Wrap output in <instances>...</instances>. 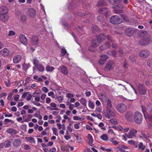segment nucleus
<instances>
[{
    "label": "nucleus",
    "mask_w": 152,
    "mask_h": 152,
    "mask_svg": "<svg viewBox=\"0 0 152 152\" xmlns=\"http://www.w3.org/2000/svg\"><path fill=\"white\" fill-rule=\"evenodd\" d=\"M19 95L18 94H16L15 96L14 97V100L15 101H18V99H19Z\"/></svg>",
    "instance_id": "60"
},
{
    "label": "nucleus",
    "mask_w": 152,
    "mask_h": 152,
    "mask_svg": "<svg viewBox=\"0 0 152 152\" xmlns=\"http://www.w3.org/2000/svg\"><path fill=\"white\" fill-rule=\"evenodd\" d=\"M110 121L111 123L115 125H117L118 124V122L115 119L113 118L111 119L110 120Z\"/></svg>",
    "instance_id": "46"
},
{
    "label": "nucleus",
    "mask_w": 152,
    "mask_h": 152,
    "mask_svg": "<svg viewBox=\"0 0 152 152\" xmlns=\"http://www.w3.org/2000/svg\"><path fill=\"white\" fill-rule=\"evenodd\" d=\"M151 42V39L149 37H146L142 39L140 41V44L144 45L150 43Z\"/></svg>",
    "instance_id": "7"
},
{
    "label": "nucleus",
    "mask_w": 152,
    "mask_h": 152,
    "mask_svg": "<svg viewBox=\"0 0 152 152\" xmlns=\"http://www.w3.org/2000/svg\"><path fill=\"white\" fill-rule=\"evenodd\" d=\"M106 4V3L104 0H100L97 3V5L98 7L104 6Z\"/></svg>",
    "instance_id": "26"
},
{
    "label": "nucleus",
    "mask_w": 152,
    "mask_h": 152,
    "mask_svg": "<svg viewBox=\"0 0 152 152\" xmlns=\"http://www.w3.org/2000/svg\"><path fill=\"white\" fill-rule=\"evenodd\" d=\"M108 12V9L106 8H100L99 10V12L100 13H104L106 14Z\"/></svg>",
    "instance_id": "24"
},
{
    "label": "nucleus",
    "mask_w": 152,
    "mask_h": 152,
    "mask_svg": "<svg viewBox=\"0 0 152 152\" xmlns=\"http://www.w3.org/2000/svg\"><path fill=\"white\" fill-rule=\"evenodd\" d=\"M100 57L102 58L99 60V63L101 65L104 64L106 61L109 58L108 56L105 55H100Z\"/></svg>",
    "instance_id": "11"
},
{
    "label": "nucleus",
    "mask_w": 152,
    "mask_h": 152,
    "mask_svg": "<svg viewBox=\"0 0 152 152\" xmlns=\"http://www.w3.org/2000/svg\"><path fill=\"white\" fill-rule=\"evenodd\" d=\"M6 148H8L11 145V142L10 141L7 140L4 142V144Z\"/></svg>",
    "instance_id": "34"
},
{
    "label": "nucleus",
    "mask_w": 152,
    "mask_h": 152,
    "mask_svg": "<svg viewBox=\"0 0 152 152\" xmlns=\"http://www.w3.org/2000/svg\"><path fill=\"white\" fill-rule=\"evenodd\" d=\"M137 131L134 129H130L129 131V134L131 135L133 137L136 136V134L137 132Z\"/></svg>",
    "instance_id": "23"
},
{
    "label": "nucleus",
    "mask_w": 152,
    "mask_h": 152,
    "mask_svg": "<svg viewBox=\"0 0 152 152\" xmlns=\"http://www.w3.org/2000/svg\"><path fill=\"white\" fill-rule=\"evenodd\" d=\"M146 119H148L151 123H152V116L151 115H148L147 116H146Z\"/></svg>",
    "instance_id": "51"
},
{
    "label": "nucleus",
    "mask_w": 152,
    "mask_h": 152,
    "mask_svg": "<svg viewBox=\"0 0 152 152\" xmlns=\"http://www.w3.org/2000/svg\"><path fill=\"white\" fill-rule=\"evenodd\" d=\"M80 102L84 106H86L87 101L84 98H82L80 99Z\"/></svg>",
    "instance_id": "36"
},
{
    "label": "nucleus",
    "mask_w": 152,
    "mask_h": 152,
    "mask_svg": "<svg viewBox=\"0 0 152 152\" xmlns=\"http://www.w3.org/2000/svg\"><path fill=\"white\" fill-rule=\"evenodd\" d=\"M118 52L120 54V56H122L124 54L123 51L121 49H119L118 50Z\"/></svg>",
    "instance_id": "61"
},
{
    "label": "nucleus",
    "mask_w": 152,
    "mask_h": 152,
    "mask_svg": "<svg viewBox=\"0 0 152 152\" xmlns=\"http://www.w3.org/2000/svg\"><path fill=\"white\" fill-rule=\"evenodd\" d=\"M54 69L53 66H47L46 67V69L48 72H52Z\"/></svg>",
    "instance_id": "37"
},
{
    "label": "nucleus",
    "mask_w": 152,
    "mask_h": 152,
    "mask_svg": "<svg viewBox=\"0 0 152 152\" xmlns=\"http://www.w3.org/2000/svg\"><path fill=\"white\" fill-rule=\"evenodd\" d=\"M115 137L111 138L109 139V141L110 142H112L113 145H116L118 144L119 142L116 140H115Z\"/></svg>",
    "instance_id": "28"
},
{
    "label": "nucleus",
    "mask_w": 152,
    "mask_h": 152,
    "mask_svg": "<svg viewBox=\"0 0 152 152\" xmlns=\"http://www.w3.org/2000/svg\"><path fill=\"white\" fill-rule=\"evenodd\" d=\"M52 129L53 132V134L56 136H58V134L57 131L56 129L55 128L53 127L52 128Z\"/></svg>",
    "instance_id": "52"
},
{
    "label": "nucleus",
    "mask_w": 152,
    "mask_h": 152,
    "mask_svg": "<svg viewBox=\"0 0 152 152\" xmlns=\"http://www.w3.org/2000/svg\"><path fill=\"white\" fill-rule=\"evenodd\" d=\"M32 103L35 105H36L37 106L39 107L41 105V104L38 102H36L34 101H33Z\"/></svg>",
    "instance_id": "59"
},
{
    "label": "nucleus",
    "mask_w": 152,
    "mask_h": 152,
    "mask_svg": "<svg viewBox=\"0 0 152 152\" xmlns=\"http://www.w3.org/2000/svg\"><path fill=\"white\" fill-rule=\"evenodd\" d=\"M57 125L58 126L59 129H62L63 130H65V125L64 124L61 125L60 124L58 123Z\"/></svg>",
    "instance_id": "43"
},
{
    "label": "nucleus",
    "mask_w": 152,
    "mask_h": 152,
    "mask_svg": "<svg viewBox=\"0 0 152 152\" xmlns=\"http://www.w3.org/2000/svg\"><path fill=\"white\" fill-rule=\"evenodd\" d=\"M88 103L89 107L92 109H94V103L92 102L91 100L89 101Z\"/></svg>",
    "instance_id": "35"
},
{
    "label": "nucleus",
    "mask_w": 152,
    "mask_h": 152,
    "mask_svg": "<svg viewBox=\"0 0 152 152\" xmlns=\"http://www.w3.org/2000/svg\"><path fill=\"white\" fill-rule=\"evenodd\" d=\"M137 88L140 94L144 95L146 93V89L143 84H138L137 86Z\"/></svg>",
    "instance_id": "6"
},
{
    "label": "nucleus",
    "mask_w": 152,
    "mask_h": 152,
    "mask_svg": "<svg viewBox=\"0 0 152 152\" xmlns=\"http://www.w3.org/2000/svg\"><path fill=\"white\" fill-rule=\"evenodd\" d=\"M110 3L112 4H115L117 0H108Z\"/></svg>",
    "instance_id": "57"
},
{
    "label": "nucleus",
    "mask_w": 152,
    "mask_h": 152,
    "mask_svg": "<svg viewBox=\"0 0 152 152\" xmlns=\"http://www.w3.org/2000/svg\"><path fill=\"white\" fill-rule=\"evenodd\" d=\"M101 138L103 140L106 141L108 139V137L106 134H104L101 137Z\"/></svg>",
    "instance_id": "38"
},
{
    "label": "nucleus",
    "mask_w": 152,
    "mask_h": 152,
    "mask_svg": "<svg viewBox=\"0 0 152 152\" xmlns=\"http://www.w3.org/2000/svg\"><path fill=\"white\" fill-rule=\"evenodd\" d=\"M94 48L91 45L89 46L88 48V50L91 52H93L94 51Z\"/></svg>",
    "instance_id": "53"
},
{
    "label": "nucleus",
    "mask_w": 152,
    "mask_h": 152,
    "mask_svg": "<svg viewBox=\"0 0 152 152\" xmlns=\"http://www.w3.org/2000/svg\"><path fill=\"white\" fill-rule=\"evenodd\" d=\"M117 111L120 113H124L127 109L126 106L124 104H119L115 107Z\"/></svg>",
    "instance_id": "3"
},
{
    "label": "nucleus",
    "mask_w": 152,
    "mask_h": 152,
    "mask_svg": "<svg viewBox=\"0 0 152 152\" xmlns=\"http://www.w3.org/2000/svg\"><path fill=\"white\" fill-rule=\"evenodd\" d=\"M57 100L60 102H62V100L63 99V96H60L56 97Z\"/></svg>",
    "instance_id": "44"
},
{
    "label": "nucleus",
    "mask_w": 152,
    "mask_h": 152,
    "mask_svg": "<svg viewBox=\"0 0 152 152\" xmlns=\"http://www.w3.org/2000/svg\"><path fill=\"white\" fill-rule=\"evenodd\" d=\"M13 94L12 92H10V93L8 94L7 99L8 100H10L12 97Z\"/></svg>",
    "instance_id": "55"
},
{
    "label": "nucleus",
    "mask_w": 152,
    "mask_h": 152,
    "mask_svg": "<svg viewBox=\"0 0 152 152\" xmlns=\"http://www.w3.org/2000/svg\"><path fill=\"white\" fill-rule=\"evenodd\" d=\"M138 147L140 149H141L142 150H145V147L143 145L142 142H140L138 145Z\"/></svg>",
    "instance_id": "41"
},
{
    "label": "nucleus",
    "mask_w": 152,
    "mask_h": 152,
    "mask_svg": "<svg viewBox=\"0 0 152 152\" xmlns=\"http://www.w3.org/2000/svg\"><path fill=\"white\" fill-rule=\"evenodd\" d=\"M110 44L109 42H107L104 43V45L99 47V49L101 51L105 50L107 49L110 47Z\"/></svg>",
    "instance_id": "15"
},
{
    "label": "nucleus",
    "mask_w": 152,
    "mask_h": 152,
    "mask_svg": "<svg viewBox=\"0 0 152 152\" xmlns=\"http://www.w3.org/2000/svg\"><path fill=\"white\" fill-rule=\"evenodd\" d=\"M31 43L33 45L37 47L39 45V40L38 37L35 35L32 36L31 39Z\"/></svg>",
    "instance_id": "5"
},
{
    "label": "nucleus",
    "mask_w": 152,
    "mask_h": 152,
    "mask_svg": "<svg viewBox=\"0 0 152 152\" xmlns=\"http://www.w3.org/2000/svg\"><path fill=\"white\" fill-rule=\"evenodd\" d=\"M9 54V51L7 48H4L0 51V55L3 57L8 56Z\"/></svg>",
    "instance_id": "14"
},
{
    "label": "nucleus",
    "mask_w": 152,
    "mask_h": 152,
    "mask_svg": "<svg viewBox=\"0 0 152 152\" xmlns=\"http://www.w3.org/2000/svg\"><path fill=\"white\" fill-rule=\"evenodd\" d=\"M42 91L45 93H47L48 91V89L45 87H44L42 88Z\"/></svg>",
    "instance_id": "64"
},
{
    "label": "nucleus",
    "mask_w": 152,
    "mask_h": 152,
    "mask_svg": "<svg viewBox=\"0 0 152 152\" xmlns=\"http://www.w3.org/2000/svg\"><path fill=\"white\" fill-rule=\"evenodd\" d=\"M20 19L23 22L25 21L26 19V17L25 15H22L20 17Z\"/></svg>",
    "instance_id": "49"
},
{
    "label": "nucleus",
    "mask_w": 152,
    "mask_h": 152,
    "mask_svg": "<svg viewBox=\"0 0 152 152\" xmlns=\"http://www.w3.org/2000/svg\"><path fill=\"white\" fill-rule=\"evenodd\" d=\"M150 54V52L147 50H143L141 51L139 53V56L140 57L143 58H146Z\"/></svg>",
    "instance_id": "9"
},
{
    "label": "nucleus",
    "mask_w": 152,
    "mask_h": 152,
    "mask_svg": "<svg viewBox=\"0 0 152 152\" xmlns=\"http://www.w3.org/2000/svg\"><path fill=\"white\" fill-rule=\"evenodd\" d=\"M142 114L139 112H136L134 115V120L137 124H140L142 122Z\"/></svg>",
    "instance_id": "1"
},
{
    "label": "nucleus",
    "mask_w": 152,
    "mask_h": 152,
    "mask_svg": "<svg viewBox=\"0 0 152 152\" xmlns=\"http://www.w3.org/2000/svg\"><path fill=\"white\" fill-rule=\"evenodd\" d=\"M88 136H89V137L88 138V139L89 140L88 143L89 144H92L93 142V138L91 136L90 134H88Z\"/></svg>",
    "instance_id": "47"
},
{
    "label": "nucleus",
    "mask_w": 152,
    "mask_h": 152,
    "mask_svg": "<svg viewBox=\"0 0 152 152\" xmlns=\"http://www.w3.org/2000/svg\"><path fill=\"white\" fill-rule=\"evenodd\" d=\"M66 53V50L65 48H62L61 50L60 56H63Z\"/></svg>",
    "instance_id": "42"
},
{
    "label": "nucleus",
    "mask_w": 152,
    "mask_h": 152,
    "mask_svg": "<svg viewBox=\"0 0 152 152\" xmlns=\"http://www.w3.org/2000/svg\"><path fill=\"white\" fill-rule=\"evenodd\" d=\"M106 38L105 35L103 33H101L99 35L96 36L97 39L101 42V41L104 40Z\"/></svg>",
    "instance_id": "19"
},
{
    "label": "nucleus",
    "mask_w": 152,
    "mask_h": 152,
    "mask_svg": "<svg viewBox=\"0 0 152 152\" xmlns=\"http://www.w3.org/2000/svg\"><path fill=\"white\" fill-rule=\"evenodd\" d=\"M104 125V124L102 122H100L98 125L101 128V129L104 130H105V128L103 127Z\"/></svg>",
    "instance_id": "50"
},
{
    "label": "nucleus",
    "mask_w": 152,
    "mask_h": 152,
    "mask_svg": "<svg viewBox=\"0 0 152 152\" xmlns=\"http://www.w3.org/2000/svg\"><path fill=\"white\" fill-rule=\"evenodd\" d=\"M106 109L107 114L105 115L106 117L108 118H110L112 116H114L115 115V113L113 111H112L110 108L107 107Z\"/></svg>",
    "instance_id": "8"
},
{
    "label": "nucleus",
    "mask_w": 152,
    "mask_h": 152,
    "mask_svg": "<svg viewBox=\"0 0 152 152\" xmlns=\"http://www.w3.org/2000/svg\"><path fill=\"white\" fill-rule=\"evenodd\" d=\"M137 30L132 28H128L125 30V33L127 36H131Z\"/></svg>",
    "instance_id": "10"
},
{
    "label": "nucleus",
    "mask_w": 152,
    "mask_h": 152,
    "mask_svg": "<svg viewBox=\"0 0 152 152\" xmlns=\"http://www.w3.org/2000/svg\"><path fill=\"white\" fill-rule=\"evenodd\" d=\"M21 56L20 55H17L15 56L13 59V62L15 64L18 63L21 59Z\"/></svg>",
    "instance_id": "18"
},
{
    "label": "nucleus",
    "mask_w": 152,
    "mask_h": 152,
    "mask_svg": "<svg viewBox=\"0 0 152 152\" xmlns=\"http://www.w3.org/2000/svg\"><path fill=\"white\" fill-rule=\"evenodd\" d=\"M9 19V17L7 15H0V19L3 22H5L7 21Z\"/></svg>",
    "instance_id": "20"
},
{
    "label": "nucleus",
    "mask_w": 152,
    "mask_h": 152,
    "mask_svg": "<svg viewBox=\"0 0 152 152\" xmlns=\"http://www.w3.org/2000/svg\"><path fill=\"white\" fill-rule=\"evenodd\" d=\"M132 114L131 112H127L125 115L124 117L126 119L128 120L129 121L132 118Z\"/></svg>",
    "instance_id": "21"
},
{
    "label": "nucleus",
    "mask_w": 152,
    "mask_h": 152,
    "mask_svg": "<svg viewBox=\"0 0 152 152\" xmlns=\"http://www.w3.org/2000/svg\"><path fill=\"white\" fill-rule=\"evenodd\" d=\"M20 141L19 139H15L13 142V145L15 147H18L20 145Z\"/></svg>",
    "instance_id": "22"
},
{
    "label": "nucleus",
    "mask_w": 152,
    "mask_h": 152,
    "mask_svg": "<svg viewBox=\"0 0 152 152\" xmlns=\"http://www.w3.org/2000/svg\"><path fill=\"white\" fill-rule=\"evenodd\" d=\"M8 12V9L6 7L2 6L0 7V14L1 15H5Z\"/></svg>",
    "instance_id": "13"
},
{
    "label": "nucleus",
    "mask_w": 152,
    "mask_h": 152,
    "mask_svg": "<svg viewBox=\"0 0 152 152\" xmlns=\"http://www.w3.org/2000/svg\"><path fill=\"white\" fill-rule=\"evenodd\" d=\"M141 107L142 109V111L144 113L145 117V118H146V115H145V113L146 112V108L145 106L143 105H142L141 106Z\"/></svg>",
    "instance_id": "39"
},
{
    "label": "nucleus",
    "mask_w": 152,
    "mask_h": 152,
    "mask_svg": "<svg viewBox=\"0 0 152 152\" xmlns=\"http://www.w3.org/2000/svg\"><path fill=\"white\" fill-rule=\"evenodd\" d=\"M107 103V106L106 107V109L107 107L111 108L112 107V104L111 101L110 99H108L106 102Z\"/></svg>",
    "instance_id": "29"
},
{
    "label": "nucleus",
    "mask_w": 152,
    "mask_h": 152,
    "mask_svg": "<svg viewBox=\"0 0 152 152\" xmlns=\"http://www.w3.org/2000/svg\"><path fill=\"white\" fill-rule=\"evenodd\" d=\"M27 140L29 141H31V142L35 143V141L34 138L32 137H28L26 138Z\"/></svg>",
    "instance_id": "45"
},
{
    "label": "nucleus",
    "mask_w": 152,
    "mask_h": 152,
    "mask_svg": "<svg viewBox=\"0 0 152 152\" xmlns=\"http://www.w3.org/2000/svg\"><path fill=\"white\" fill-rule=\"evenodd\" d=\"M100 98V99L103 102H106L107 100L105 95L103 94H101Z\"/></svg>",
    "instance_id": "30"
},
{
    "label": "nucleus",
    "mask_w": 152,
    "mask_h": 152,
    "mask_svg": "<svg viewBox=\"0 0 152 152\" xmlns=\"http://www.w3.org/2000/svg\"><path fill=\"white\" fill-rule=\"evenodd\" d=\"M66 97L68 98H70L71 97H74V95L70 93H68L66 95Z\"/></svg>",
    "instance_id": "58"
},
{
    "label": "nucleus",
    "mask_w": 152,
    "mask_h": 152,
    "mask_svg": "<svg viewBox=\"0 0 152 152\" xmlns=\"http://www.w3.org/2000/svg\"><path fill=\"white\" fill-rule=\"evenodd\" d=\"M92 31L99 32L100 31V29L97 26L95 25H92Z\"/></svg>",
    "instance_id": "27"
},
{
    "label": "nucleus",
    "mask_w": 152,
    "mask_h": 152,
    "mask_svg": "<svg viewBox=\"0 0 152 152\" xmlns=\"http://www.w3.org/2000/svg\"><path fill=\"white\" fill-rule=\"evenodd\" d=\"M136 57L135 54H132L129 56V58L131 61L133 62L135 61Z\"/></svg>",
    "instance_id": "32"
},
{
    "label": "nucleus",
    "mask_w": 152,
    "mask_h": 152,
    "mask_svg": "<svg viewBox=\"0 0 152 152\" xmlns=\"http://www.w3.org/2000/svg\"><path fill=\"white\" fill-rule=\"evenodd\" d=\"M41 92V91L40 90H37L33 94V96L34 97H36V96L35 95L36 94H40Z\"/></svg>",
    "instance_id": "48"
},
{
    "label": "nucleus",
    "mask_w": 152,
    "mask_h": 152,
    "mask_svg": "<svg viewBox=\"0 0 152 152\" xmlns=\"http://www.w3.org/2000/svg\"><path fill=\"white\" fill-rule=\"evenodd\" d=\"M36 67L38 70L40 72H42L44 70V67L41 64H39L37 65V66H36Z\"/></svg>",
    "instance_id": "31"
},
{
    "label": "nucleus",
    "mask_w": 152,
    "mask_h": 152,
    "mask_svg": "<svg viewBox=\"0 0 152 152\" xmlns=\"http://www.w3.org/2000/svg\"><path fill=\"white\" fill-rule=\"evenodd\" d=\"M33 61L34 64L36 67L39 64V61L36 58H34L33 59Z\"/></svg>",
    "instance_id": "33"
},
{
    "label": "nucleus",
    "mask_w": 152,
    "mask_h": 152,
    "mask_svg": "<svg viewBox=\"0 0 152 152\" xmlns=\"http://www.w3.org/2000/svg\"><path fill=\"white\" fill-rule=\"evenodd\" d=\"M114 66L115 64L113 61H109L105 66V69L106 70H111L113 69Z\"/></svg>",
    "instance_id": "4"
},
{
    "label": "nucleus",
    "mask_w": 152,
    "mask_h": 152,
    "mask_svg": "<svg viewBox=\"0 0 152 152\" xmlns=\"http://www.w3.org/2000/svg\"><path fill=\"white\" fill-rule=\"evenodd\" d=\"M100 42L97 39L94 40L92 41L91 45L95 48L99 45Z\"/></svg>",
    "instance_id": "17"
},
{
    "label": "nucleus",
    "mask_w": 152,
    "mask_h": 152,
    "mask_svg": "<svg viewBox=\"0 0 152 152\" xmlns=\"http://www.w3.org/2000/svg\"><path fill=\"white\" fill-rule=\"evenodd\" d=\"M15 34V32L13 31H10L9 32V33L8 35L9 36H11L12 35H14Z\"/></svg>",
    "instance_id": "54"
},
{
    "label": "nucleus",
    "mask_w": 152,
    "mask_h": 152,
    "mask_svg": "<svg viewBox=\"0 0 152 152\" xmlns=\"http://www.w3.org/2000/svg\"><path fill=\"white\" fill-rule=\"evenodd\" d=\"M28 13L30 16L31 17L34 16L36 15L35 10L32 9H30L29 10Z\"/></svg>",
    "instance_id": "25"
},
{
    "label": "nucleus",
    "mask_w": 152,
    "mask_h": 152,
    "mask_svg": "<svg viewBox=\"0 0 152 152\" xmlns=\"http://www.w3.org/2000/svg\"><path fill=\"white\" fill-rule=\"evenodd\" d=\"M97 20L99 22H102L103 21V19L102 16H99L98 17Z\"/></svg>",
    "instance_id": "56"
},
{
    "label": "nucleus",
    "mask_w": 152,
    "mask_h": 152,
    "mask_svg": "<svg viewBox=\"0 0 152 152\" xmlns=\"http://www.w3.org/2000/svg\"><path fill=\"white\" fill-rule=\"evenodd\" d=\"M59 69L61 70V72L64 75L68 74V71L67 68L64 66H62L59 67Z\"/></svg>",
    "instance_id": "16"
},
{
    "label": "nucleus",
    "mask_w": 152,
    "mask_h": 152,
    "mask_svg": "<svg viewBox=\"0 0 152 152\" xmlns=\"http://www.w3.org/2000/svg\"><path fill=\"white\" fill-rule=\"evenodd\" d=\"M110 21L111 23L118 24L122 22L121 19L117 15L113 16L110 19Z\"/></svg>",
    "instance_id": "2"
},
{
    "label": "nucleus",
    "mask_w": 152,
    "mask_h": 152,
    "mask_svg": "<svg viewBox=\"0 0 152 152\" xmlns=\"http://www.w3.org/2000/svg\"><path fill=\"white\" fill-rule=\"evenodd\" d=\"M19 39L21 43L24 45L28 43L27 39L25 35L22 34L20 36Z\"/></svg>",
    "instance_id": "12"
},
{
    "label": "nucleus",
    "mask_w": 152,
    "mask_h": 152,
    "mask_svg": "<svg viewBox=\"0 0 152 152\" xmlns=\"http://www.w3.org/2000/svg\"><path fill=\"white\" fill-rule=\"evenodd\" d=\"M73 119L75 120H79L81 119V118L77 116H75L73 117Z\"/></svg>",
    "instance_id": "62"
},
{
    "label": "nucleus",
    "mask_w": 152,
    "mask_h": 152,
    "mask_svg": "<svg viewBox=\"0 0 152 152\" xmlns=\"http://www.w3.org/2000/svg\"><path fill=\"white\" fill-rule=\"evenodd\" d=\"M32 97V95L31 94H29L28 96L26 98V100H29L31 99V98Z\"/></svg>",
    "instance_id": "63"
},
{
    "label": "nucleus",
    "mask_w": 152,
    "mask_h": 152,
    "mask_svg": "<svg viewBox=\"0 0 152 152\" xmlns=\"http://www.w3.org/2000/svg\"><path fill=\"white\" fill-rule=\"evenodd\" d=\"M7 132L11 135L14 134L15 133V131L12 129H8L7 130Z\"/></svg>",
    "instance_id": "40"
}]
</instances>
